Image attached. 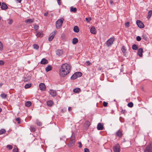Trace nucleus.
Listing matches in <instances>:
<instances>
[{
  "mask_svg": "<svg viewBox=\"0 0 152 152\" xmlns=\"http://www.w3.org/2000/svg\"><path fill=\"white\" fill-rule=\"evenodd\" d=\"M71 69L70 66L67 64H64L61 66L60 69V75L62 77H64L68 74Z\"/></svg>",
  "mask_w": 152,
  "mask_h": 152,
  "instance_id": "nucleus-1",
  "label": "nucleus"
},
{
  "mask_svg": "<svg viewBox=\"0 0 152 152\" xmlns=\"http://www.w3.org/2000/svg\"><path fill=\"white\" fill-rule=\"evenodd\" d=\"M64 20V19L63 18H61L56 21V26L57 29H59L61 27Z\"/></svg>",
  "mask_w": 152,
  "mask_h": 152,
  "instance_id": "nucleus-2",
  "label": "nucleus"
},
{
  "mask_svg": "<svg viewBox=\"0 0 152 152\" xmlns=\"http://www.w3.org/2000/svg\"><path fill=\"white\" fill-rule=\"evenodd\" d=\"M75 142V136L74 135H72L70 138V140L68 143V145L71 147L74 145Z\"/></svg>",
  "mask_w": 152,
  "mask_h": 152,
  "instance_id": "nucleus-3",
  "label": "nucleus"
},
{
  "mask_svg": "<svg viewBox=\"0 0 152 152\" xmlns=\"http://www.w3.org/2000/svg\"><path fill=\"white\" fill-rule=\"evenodd\" d=\"M115 40L114 38H111L108 39L107 41L106 44L107 47H109L112 45Z\"/></svg>",
  "mask_w": 152,
  "mask_h": 152,
  "instance_id": "nucleus-4",
  "label": "nucleus"
},
{
  "mask_svg": "<svg viewBox=\"0 0 152 152\" xmlns=\"http://www.w3.org/2000/svg\"><path fill=\"white\" fill-rule=\"evenodd\" d=\"M113 148L114 152H120V146L118 143L114 146Z\"/></svg>",
  "mask_w": 152,
  "mask_h": 152,
  "instance_id": "nucleus-5",
  "label": "nucleus"
},
{
  "mask_svg": "<svg viewBox=\"0 0 152 152\" xmlns=\"http://www.w3.org/2000/svg\"><path fill=\"white\" fill-rule=\"evenodd\" d=\"M144 152H152V146L151 144L147 145Z\"/></svg>",
  "mask_w": 152,
  "mask_h": 152,
  "instance_id": "nucleus-6",
  "label": "nucleus"
},
{
  "mask_svg": "<svg viewBox=\"0 0 152 152\" xmlns=\"http://www.w3.org/2000/svg\"><path fill=\"white\" fill-rule=\"evenodd\" d=\"M136 23L138 26L140 28H143L144 27V25L142 22L140 20H137L136 21Z\"/></svg>",
  "mask_w": 152,
  "mask_h": 152,
  "instance_id": "nucleus-7",
  "label": "nucleus"
},
{
  "mask_svg": "<svg viewBox=\"0 0 152 152\" xmlns=\"http://www.w3.org/2000/svg\"><path fill=\"white\" fill-rule=\"evenodd\" d=\"M116 135L119 138L122 137L123 134L122 133V131L120 130H119L116 132Z\"/></svg>",
  "mask_w": 152,
  "mask_h": 152,
  "instance_id": "nucleus-8",
  "label": "nucleus"
},
{
  "mask_svg": "<svg viewBox=\"0 0 152 152\" xmlns=\"http://www.w3.org/2000/svg\"><path fill=\"white\" fill-rule=\"evenodd\" d=\"M49 94L52 96H56L57 94L56 91L53 90H50L49 91Z\"/></svg>",
  "mask_w": 152,
  "mask_h": 152,
  "instance_id": "nucleus-9",
  "label": "nucleus"
},
{
  "mask_svg": "<svg viewBox=\"0 0 152 152\" xmlns=\"http://www.w3.org/2000/svg\"><path fill=\"white\" fill-rule=\"evenodd\" d=\"M40 89L42 91H44L45 90L46 87L44 83H41L39 85Z\"/></svg>",
  "mask_w": 152,
  "mask_h": 152,
  "instance_id": "nucleus-10",
  "label": "nucleus"
},
{
  "mask_svg": "<svg viewBox=\"0 0 152 152\" xmlns=\"http://www.w3.org/2000/svg\"><path fill=\"white\" fill-rule=\"evenodd\" d=\"M55 32L54 31L50 34V36L48 38L49 41H51L52 40L55 36Z\"/></svg>",
  "mask_w": 152,
  "mask_h": 152,
  "instance_id": "nucleus-11",
  "label": "nucleus"
},
{
  "mask_svg": "<svg viewBox=\"0 0 152 152\" xmlns=\"http://www.w3.org/2000/svg\"><path fill=\"white\" fill-rule=\"evenodd\" d=\"M143 52V49L142 48H140L137 51V54L140 57L142 56V53Z\"/></svg>",
  "mask_w": 152,
  "mask_h": 152,
  "instance_id": "nucleus-12",
  "label": "nucleus"
},
{
  "mask_svg": "<svg viewBox=\"0 0 152 152\" xmlns=\"http://www.w3.org/2000/svg\"><path fill=\"white\" fill-rule=\"evenodd\" d=\"M97 128L98 130H102L103 128V125L101 123H99L98 124Z\"/></svg>",
  "mask_w": 152,
  "mask_h": 152,
  "instance_id": "nucleus-13",
  "label": "nucleus"
},
{
  "mask_svg": "<svg viewBox=\"0 0 152 152\" xmlns=\"http://www.w3.org/2000/svg\"><path fill=\"white\" fill-rule=\"evenodd\" d=\"M1 8L2 10H5L8 8V7L6 4L4 2L2 3Z\"/></svg>",
  "mask_w": 152,
  "mask_h": 152,
  "instance_id": "nucleus-14",
  "label": "nucleus"
},
{
  "mask_svg": "<svg viewBox=\"0 0 152 152\" xmlns=\"http://www.w3.org/2000/svg\"><path fill=\"white\" fill-rule=\"evenodd\" d=\"M56 54L58 56H60L63 54V51L61 50H58L56 52Z\"/></svg>",
  "mask_w": 152,
  "mask_h": 152,
  "instance_id": "nucleus-15",
  "label": "nucleus"
},
{
  "mask_svg": "<svg viewBox=\"0 0 152 152\" xmlns=\"http://www.w3.org/2000/svg\"><path fill=\"white\" fill-rule=\"evenodd\" d=\"M34 19L29 18L27 19H26L25 20V22L26 23H31L34 22Z\"/></svg>",
  "mask_w": 152,
  "mask_h": 152,
  "instance_id": "nucleus-16",
  "label": "nucleus"
},
{
  "mask_svg": "<svg viewBox=\"0 0 152 152\" xmlns=\"http://www.w3.org/2000/svg\"><path fill=\"white\" fill-rule=\"evenodd\" d=\"M90 32L92 34H95L96 33V30L94 27H92L90 29Z\"/></svg>",
  "mask_w": 152,
  "mask_h": 152,
  "instance_id": "nucleus-17",
  "label": "nucleus"
},
{
  "mask_svg": "<svg viewBox=\"0 0 152 152\" xmlns=\"http://www.w3.org/2000/svg\"><path fill=\"white\" fill-rule=\"evenodd\" d=\"M121 50L124 53V55L125 57H126V49L125 48V47L124 46L122 47L121 48Z\"/></svg>",
  "mask_w": 152,
  "mask_h": 152,
  "instance_id": "nucleus-18",
  "label": "nucleus"
},
{
  "mask_svg": "<svg viewBox=\"0 0 152 152\" xmlns=\"http://www.w3.org/2000/svg\"><path fill=\"white\" fill-rule=\"evenodd\" d=\"M41 64H46L48 63V61L45 58H43L41 61Z\"/></svg>",
  "mask_w": 152,
  "mask_h": 152,
  "instance_id": "nucleus-19",
  "label": "nucleus"
},
{
  "mask_svg": "<svg viewBox=\"0 0 152 152\" xmlns=\"http://www.w3.org/2000/svg\"><path fill=\"white\" fill-rule=\"evenodd\" d=\"M152 15V10H151L148 12V16H147V18L148 19H149L151 17Z\"/></svg>",
  "mask_w": 152,
  "mask_h": 152,
  "instance_id": "nucleus-20",
  "label": "nucleus"
},
{
  "mask_svg": "<svg viewBox=\"0 0 152 152\" xmlns=\"http://www.w3.org/2000/svg\"><path fill=\"white\" fill-rule=\"evenodd\" d=\"M77 8L75 7H70V11L72 12L75 13L77 11Z\"/></svg>",
  "mask_w": 152,
  "mask_h": 152,
  "instance_id": "nucleus-21",
  "label": "nucleus"
},
{
  "mask_svg": "<svg viewBox=\"0 0 152 152\" xmlns=\"http://www.w3.org/2000/svg\"><path fill=\"white\" fill-rule=\"evenodd\" d=\"M73 91L75 93H78L81 91V90L79 88H77L74 89Z\"/></svg>",
  "mask_w": 152,
  "mask_h": 152,
  "instance_id": "nucleus-22",
  "label": "nucleus"
},
{
  "mask_svg": "<svg viewBox=\"0 0 152 152\" xmlns=\"http://www.w3.org/2000/svg\"><path fill=\"white\" fill-rule=\"evenodd\" d=\"M36 36L37 37H42L43 36V34L42 32H39L37 34Z\"/></svg>",
  "mask_w": 152,
  "mask_h": 152,
  "instance_id": "nucleus-23",
  "label": "nucleus"
},
{
  "mask_svg": "<svg viewBox=\"0 0 152 152\" xmlns=\"http://www.w3.org/2000/svg\"><path fill=\"white\" fill-rule=\"evenodd\" d=\"M74 31L76 33H78L79 31V28L78 26H75L73 29Z\"/></svg>",
  "mask_w": 152,
  "mask_h": 152,
  "instance_id": "nucleus-24",
  "label": "nucleus"
},
{
  "mask_svg": "<svg viewBox=\"0 0 152 152\" xmlns=\"http://www.w3.org/2000/svg\"><path fill=\"white\" fill-rule=\"evenodd\" d=\"M52 67L50 65H48L45 68V70L47 72L49 71L51 69Z\"/></svg>",
  "mask_w": 152,
  "mask_h": 152,
  "instance_id": "nucleus-25",
  "label": "nucleus"
},
{
  "mask_svg": "<svg viewBox=\"0 0 152 152\" xmlns=\"http://www.w3.org/2000/svg\"><path fill=\"white\" fill-rule=\"evenodd\" d=\"M75 73L77 78L81 77L82 75V73L80 72H77Z\"/></svg>",
  "mask_w": 152,
  "mask_h": 152,
  "instance_id": "nucleus-26",
  "label": "nucleus"
},
{
  "mask_svg": "<svg viewBox=\"0 0 152 152\" xmlns=\"http://www.w3.org/2000/svg\"><path fill=\"white\" fill-rule=\"evenodd\" d=\"M25 106L27 107H29L31 105V103L30 101H27L25 103Z\"/></svg>",
  "mask_w": 152,
  "mask_h": 152,
  "instance_id": "nucleus-27",
  "label": "nucleus"
},
{
  "mask_svg": "<svg viewBox=\"0 0 152 152\" xmlns=\"http://www.w3.org/2000/svg\"><path fill=\"white\" fill-rule=\"evenodd\" d=\"M53 104V102L52 101L49 100L47 102V105L49 106H51Z\"/></svg>",
  "mask_w": 152,
  "mask_h": 152,
  "instance_id": "nucleus-28",
  "label": "nucleus"
},
{
  "mask_svg": "<svg viewBox=\"0 0 152 152\" xmlns=\"http://www.w3.org/2000/svg\"><path fill=\"white\" fill-rule=\"evenodd\" d=\"M77 78V77L75 73L71 77V79L72 80H75Z\"/></svg>",
  "mask_w": 152,
  "mask_h": 152,
  "instance_id": "nucleus-29",
  "label": "nucleus"
},
{
  "mask_svg": "<svg viewBox=\"0 0 152 152\" xmlns=\"http://www.w3.org/2000/svg\"><path fill=\"white\" fill-rule=\"evenodd\" d=\"M78 41V40L77 38H74L72 40V43L74 44H75L77 43Z\"/></svg>",
  "mask_w": 152,
  "mask_h": 152,
  "instance_id": "nucleus-30",
  "label": "nucleus"
},
{
  "mask_svg": "<svg viewBox=\"0 0 152 152\" xmlns=\"http://www.w3.org/2000/svg\"><path fill=\"white\" fill-rule=\"evenodd\" d=\"M30 130L31 132H35L36 129L34 126H31L30 127Z\"/></svg>",
  "mask_w": 152,
  "mask_h": 152,
  "instance_id": "nucleus-31",
  "label": "nucleus"
},
{
  "mask_svg": "<svg viewBox=\"0 0 152 152\" xmlns=\"http://www.w3.org/2000/svg\"><path fill=\"white\" fill-rule=\"evenodd\" d=\"M31 83H29V84L28 83V84H26L25 85L24 88L26 89L29 88H30V87H31Z\"/></svg>",
  "mask_w": 152,
  "mask_h": 152,
  "instance_id": "nucleus-32",
  "label": "nucleus"
},
{
  "mask_svg": "<svg viewBox=\"0 0 152 152\" xmlns=\"http://www.w3.org/2000/svg\"><path fill=\"white\" fill-rule=\"evenodd\" d=\"M132 48L133 50H136L138 49V47L135 44H134L132 46Z\"/></svg>",
  "mask_w": 152,
  "mask_h": 152,
  "instance_id": "nucleus-33",
  "label": "nucleus"
},
{
  "mask_svg": "<svg viewBox=\"0 0 152 152\" xmlns=\"http://www.w3.org/2000/svg\"><path fill=\"white\" fill-rule=\"evenodd\" d=\"M142 38L145 40H147L148 39V37L145 34H143L142 36Z\"/></svg>",
  "mask_w": 152,
  "mask_h": 152,
  "instance_id": "nucleus-34",
  "label": "nucleus"
},
{
  "mask_svg": "<svg viewBox=\"0 0 152 152\" xmlns=\"http://www.w3.org/2000/svg\"><path fill=\"white\" fill-rule=\"evenodd\" d=\"M128 106L130 107H132L133 106V104L132 102H130L127 104Z\"/></svg>",
  "mask_w": 152,
  "mask_h": 152,
  "instance_id": "nucleus-35",
  "label": "nucleus"
},
{
  "mask_svg": "<svg viewBox=\"0 0 152 152\" xmlns=\"http://www.w3.org/2000/svg\"><path fill=\"white\" fill-rule=\"evenodd\" d=\"M85 124L88 127L90 126V125L91 124L90 122L88 121H86V122L85 123Z\"/></svg>",
  "mask_w": 152,
  "mask_h": 152,
  "instance_id": "nucleus-36",
  "label": "nucleus"
},
{
  "mask_svg": "<svg viewBox=\"0 0 152 152\" xmlns=\"http://www.w3.org/2000/svg\"><path fill=\"white\" fill-rule=\"evenodd\" d=\"M6 132L5 130L4 129H2L0 130V135Z\"/></svg>",
  "mask_w": 152,
  "mask_h": 152,
  "instance_id": "nucleus-37",
  "label": "nucleus"
},
{
  "mask_svg": "<svg viewBox=\"0 0 152 152\" xmlns=\"http://www.w3.org/2000/svg\"><path fill=\"white\" fill-rule=\"evenodd\" d=\"M1 97L3 99L7 97V95L5 94H2L1 95Z\"/></svg>",
  "mask_w": 152,
  "mask_h": 152,
  "instance_id": "nucleus-38",
  "label": "nucleus"
},
{
  "mask_svg": "<svg viewBox=\"0 0 152 152\" xmlns=\"http://www.w3.org/2000/svg\"><path fill=\"white\" fill-rule=\"evenodd\" d=\"M33 47L35 49H38L39 48V46L37 44H34L33 45Z\"/></svg>",
  "mask_w": 152,
  "mask_h": 152,
  "instance_id": "nucleus-39",
  "label": "nucleus"
},
{
  "mask_svg": "<svg viewBox=\"0 0 152 152\" xmlns=\"http://www.w3.org/2000/svg\"><path fill=\"white\" fill-rule=\"evenodd\" d=\"M36 123H37V124L38 126H41L42 125V123L40 121H38V120H37Z\"/></svg>",
  "mask_w": 152,
  "mask_h": 152,
  "instance_id": "nucleus-40",
  "label": "nucleus"
},
{
  "mask_svg": "<svg viewBox=\"0 0 152 152\" xmlns=\"http://www.w3.org/2000/svg\"><path fill=\"white\" fill-rule=\"evenodd\" d=\"M86 20L87 22H89L91 20V17L89 18H86Z\"/></svg>",
  "mask_w": 152,
  "mask_h": 152,
  "instance_id": "nucleus-41",
  "label": "nucleus"
},
{
  "mask_svg": "<svg viewBox=\"0 0 152 152\" xmlns=\"http://www.w3.org/2000/svg\"><path fill=\"white\" fill-rule=\"evenodd\" d=\"M16 121L17 122L18 124H19L20 123V119L19 118H16Z\"/></svg>",
  "mask_w": 152,
  "mask_h": 152,
  "instance_id": "nucleus-42",
  "label": "nucleus"
},
{
  "mask_svg": "<svg viewBox=\"0 0 152 152\" xmlns=\"http://www.w3.org/2000/svg\"><path fill=\"white\" fill-rule=\"evenodd\" d=\"M30 79V77H28L27 78H25L24 79V80L25 82L28 81V80H29Z\"/></svg>",
  "mask_w": 152,
  "mask_h": 152,
  "instance_id": "nucleus-43",
  "label": "nucleus"
},
{
  "mask_svg": "<svg viewBox=\"0 0 152 152\" xmlns=\"http://www.w3.org/2000/svg\"><path fill=\"white\" fill-rule=\"evenodd\" d=\"M129 23L128 22H127L125 23V26L127 27H128L129 26Z\"/></svg>",
  "mask_w": 152,
  "mask_h": 152,
  "instance_id": "nucleus-44",
  "label": "nucleus"
},
{
  "mask_svg": "<svg viewBox=\"0 0 152 152\" xmlns=\"http://www.w3.org/2000/svg\"><path fill=\"white\" fill-rule=\"evenodd\" d=\"M3 48V45L2 43L0 41V50H1Z\"/></svg>",
  "mask_w": 152,
  "mask_h": 152,
  "instance_id": "nucleus-45",
  "label": "nucleus"
},
{
  "mask_svg": "<svg viewBox=\"0 0 152 152\" xmlns=\"http://www.w3.org/2000/svg\"><path fill=\"white\" fill-rule=\"evenodd\" d=\"M137 40L138 41H140L141 40V38L140 37L138 36L136 38Z\"/></svg>",
  "mask_w": 152,
  "mask_h": 152,
  "instance_id": "nucleus-46",
  "label": "nucleus"
},
{
  "mask_svg": "<svg viewBox=\"0 0 152 152\" xmlns=\"http://www.w3.org/2000/svg\"><path fill=\"white\" fill-rule=\"evenodd\" d=\"M108 104V103L105 102H103V105L104 107H106Z\"/></svg>",
  "mask_w": 152,
  "mask_h": 152,
  "instance_id": "nucleus-47",
  "label": "nucleus"
},
{
  "mask_svg": "<svg viewBox=\"0 0 152 152\" xmlns=\"http://www.w3.org/2000/svg\"><path fill=\"white\" fill-rule=\"evenodd\" d=\"M18 150L17 148H15L13 150V152H18Z\"/></svg>",
  "mask_w": 152,
  "mask_h": 152,
  "instance_id": "nucleus-48",
  "label": "nucleus"
},
{
  "mask_svg": "<svg viewBox=\"0 0 152 152\" xmlns=\"http://www.w3.org/2000/svg\"><path fill=\"white\" fill-rule=\"evenodd\" d=\"M78 143L79 145V147L80 148H81L82 147V145L81 142H79Z\"/></svg>",
  "mask_w": 152,
  "mask_h": 152,
  "instance_id": "nucleus-49",
  "label": "nucleus"
},
{
  "mask_svg": "<svg viewBox=\"0 0 152 152\" xmlns=\"http://www.w3.org/2000/svg\"><path fill=\"white\" fill-rule=\"evenodd\" d=\"M85 152H89V151L88 149L87 148H85L84 149Z\"/></svg>",
  "mask_w": 152,
  "mask_h": 152,
  "instance_id": "nucleus-50",
  "label": "nucleus"
},
{
  "mask_svg": "<svg viewBox=\"0 0 152 152\" xmlns=\"http://www.w3.org/2000/svg\"><path fill=\"white\" fill-rule=\"evenodd\" d=\"M4 64V62L2 61H0V65H2Z\"/></svg>",
  "mask_w": 152,
  "mask_h": 152,
  "instance_id": "nucleus-51",
  "label": "nucleus"
},
{
  "mask_svg": "<svg viewBox=\"0 0 152 152\" xmlns=\"http://www.w3.org/2000/svg\"><path fill=\"white\" fill-rule=\"evenodd\" d=\"M86 62L88 65H90L91 64V63L89 61H87Z\"/></svg>",
  "mask_w": 152,
  "mask_h": 152,
  "instance_id": "nucleus-52",
  "label": "nucleus"
},
{
  "mask_svg": "<svg viewBox=\"0 0 152 152\" xmlns=\"http://www.w3.org/2000/svg\"><path fill=\"white\" fill-rule=\"evenodd\" d=\"M126 112V111L125 110H122L121 111V113H125Z\"/></svg>",
  "mask_w": 152,
  "mask_h": 152,
  "instance_id": "nucleus-53",
  "label": "nucleus"
},
{
  "mask_svg": "<svg viewBox=\"0 0 152 152\" xmlns=\"http://www.w3.org/2000/svg\"><path fill=\"white\" fill-rule=\"evenodd\" d=\"M48 12H46L44 14V16H48Z\"/></svg>",
  "mask_w": 152,
  "mask_h": 152,
  "instance_id": "nucleus-54",
  "label": "nucleus"
},
{
  "mask_svg": "<svg viewBox=\"0 0 152 152\" xmlns=\"http://www.w3.org/2000/svg\"><path fill=\"white\" fill-rule=\"evenodd\" d=\"M110 4H112L113 3V1L112 0H110Z\"/></svg>",
  "mask_w": 152,
  "mask_h": 152,
  "instance_id": "nucleus-55",
  "label": "nucleus"
},
{
  "mask_svg": "<svg viewBox=\"0 0 152 152\" xmlns=\"http://www.w3.org/2000/svg\"><path fill=\"white\" fill-rule=\"evenodd\" d=\"M68 110L69 111H71L72 110V107H68Z\"/></svg>",
  "mask_w": 152,
  "mask_h": 152,
  "instance_id": "nucleus-56",
  "label": "nucleus"
},
{
  "mask_svg": "<svg viewBox=\"0 0 152 152\" xmlns=\"http://www.w3.org/2000/svg\"><path fill=\"white\" fill-rule=\"evenodd\" d=\"M38 27H39V26H37V25H36V26H35V27H34V28H35V29H37V28H38Z\"/></svg>",
  "mask_w": 152,
  "mask_h": 152,
  "instance_id": "nucleus-57",
  "label": "nucleus"
},
{
  "mask_svg": "<svg viewBox=\"0 0 152 152\" xmlns=\"http://www.w3.org/2000/svg\"><path fill=\"white\" fill-rule=\"evenodd\" d=\"M19 3H20L21 1V0H16Z\"/></svg>",
  "mask_w": 152,
  "mask_h": 152,
  "instance_id": "nucleus-58",
  "label": "nucleus"
},
{
  "mask_svg": "<svg viewBox=\"0 0 152 152\" xmlns=\"http://www.w3.org/2000/svg\"><path fill=\"white\" fill-rule=\"evenodd\" d=\"M7 148L9 150H10V145H8L7 146Z\"/></svg>",
  "mask_w": 152,
  "mask_h": 152,
  "instance_id": "nucleus-59",
  "label": "nucleus"
},
{
  "mask_svg": "<svg viewBox=\"0 0 152 152\" xmlns=\"http://www.w3.org/2000/svg\"><path fill=\"white\" fill-rule=\"evenodd\" d=\"M13 20L11 19H10V24H11Z\"/></svg>",
  "mask_w": 152,
  "mask_h": 152,
  "instance_id": "nucleus-60",
  "label": "nucleus"
},
{
  "mask_svg": "<svg viewBox=\"0 0 152 152\" xmlns=\"http://www.w3.org/2000/svg\"><path fill=\"white\" fill-rule=\"evenodd\" d=\"M12 145H10V150L12 149Z\"/></svg>",
  "mask_w": 152,
  "mask_h": 152,
  "instance_id": "nucleus-61",
  "label": "nucleus"
},
{
  "mask_svg": "<svg viewBox=\"0 0 152 152\" xmlns=\"http://www.w3.org/2000/svg\"><path fill=\"white\" fill-rule=\"evenodd\" d=\"M2 85H3L2 83H0V87H1L2 86Z\"/></svg>",
  "mask_w": 152,
  "mask_h": 152,
  "instance_id": "nucleus-62",
  "label": "nucleus"
},
{
  "mask_svg": "<svg viewBox=\"0 0 152 152\" xmlns=\"http://www.w3.org/2000/svg\"><path fill=\"white\" fill-rule=\"evenodd\" d=\"M2 109L0 108V113Z\"/></svg>",
  "mask_w": 152,
  "mask_h": 152,
  "instance_id": "nucleus-63",
  "label": "nucleus"
},
{
  "mask_svg": "<svg viewBox=\"0 0 152 152\" xmlns=\"http://www.w3.org/2000/svg\"><path fill=\"white\" fill-rule=\"evenodd\" d=\"M58 1V2L60 1L61 0H57Z\"/></svg>",
  "mask_w": 152,
  "mask_h": 152,
  "instance_id": "nucleus-64",
  "label": "nucleus"
}]
</instances>
